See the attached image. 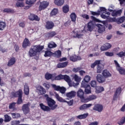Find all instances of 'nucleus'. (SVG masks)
I'll list each match as a JSON object with an SVG mask.
<instances>
[{
	"mask_svg": "<svg viewBox=\"0 0 125 125\" xmlns=\"http://www.w3.org/2000/svg\"><path fill=\"white\" fill-rule=\"evenodd\" d=\"M43 49V46L40 45L32 46L28 52V55L30 57L36 56L39 52Z\"/></svg>",
	"mask_w": 125,
	"mask_h": 125,
	"instance_id": "nucleus-1",
	"label": "nucleus"
},
{
	"mask_svg": "<svg viewBox=\"0 0 125 125\" xmlns=\"http://www.w3.org/2000/svg\"><path fill=\"white\" fill-rule=\"evenodd\" d=\"M44 97L46 98L47 101V105L51 109V110H55L58 107V105L56 104V102L53 99L49 97L48 95L45 94Z\"/></svg>",
	"mask_w": 125,
	"mask_h": 125,
	"instance_id": "nucleus-2",
	"label": "nucleus"
},
{
	"mask_svg": "<svg viewBox=\"0 0 125 125\" xmlns=\"http://www.w3.org/2000/svg\"><path fill=\"white\" fill-rule=\"evenodd\" d=\"M17 104L20 105L23 103V100H22V90L20 89L17 92H13L11 94V97L12 98L13 97H18Z\"/></svg>",
	"mask_w": 125,
	"mask_h": 125,
	"instance_id": "nucleus-3",
	"label": "nucleus"
},
{
	"mask_svg": "<svg viewBox=\"0 0 125 125\" xmlns=\"http://www.w3.org/2000/svg\"><path fill=\"white\" fill-rule=\"evenodd\" d=\"M62 80H64L66 83H68V85L70 86H74V87H75V86H77L79 84L78 83H72L71 81V78H70V77L67 75H63Z\"/></svg>",
	"mask_w": 125,
	"mask_h": 125,
	"instance_id": "nucleus-4",
	"label": "nucleus"
},
{
	"mask_svg": "<svg viewBox=\"0 0 125 125\" xmlns=\"http://www.w3.org/2000/svg\"><path fill=\"white\" fill-rule=\"evenodd\" d=\"M55 96L59 102H63L64 103H67L69 106H72L73 105V101H70L69 102H67V101L64 100L63 98H61V97L59 96V95L57 94L56 92H54Z\"/></svg>",
	"mask_w": 125,
	"mask_h": 125,
	"instance_id": "nucleus-5",
	"label": "nucleus"
},
{
	"mask_svg": "<svg viewBox=\"0 0 125 125\" xmlns=\"http://www.w3.org/2000/svg\"><path fill=\"white\" fill-rule=\"evenodd\" d=\"M36 91L39 94V95H42L46 93V90L42 86L39 85L36 87Z\"/></svg>",
	"mask_w": 125,
	"mask_h": 125,
	"instance_id": "nucleus-6",
	"label": "nucleus"
},
{
	"mask_svg": "<svg viewBox=\"0 0 125 125\" xmlns=\"http://www.w3.org/2000/svg\"><path fill=\"white\" fill-rule=\"evenodd\" d=\"M96 80L99 83H103L106 82V78L101 74H98L96 76Z\"/></svg>",
	"mask_w": 125,
	"mask_h": 125,
	"instance_id": "nucleus-7",
	"label": "nucleus"
},
{
	"mask_svg": "<svg viewBox=\"0 0 125 125\" xmlns=\"http://www.w3.org/2000/svg\"><path fill=\"white\" fill-rule=\"evenodd\" d=\"M48 4H49V3L46 1L41 2L39 6V10L41 11V10L45 9L48 6Z\"/></svg>",
	"mask_w": 125,
	"mask_h": 125,
	"instance_id": "nucleus-8",
	"label": "nucleus"
},
{
	"mask_svg": "<svg viewBox=\"0 0 125 125\" xmlns=\"http://www.w3.org/2000/svg\"><path fill=\"white\" fill-rule=\"evenodd\" d=\"M22 110L24 115H27L30 112V108H29V104H24L22 106Z\"/></svg>",
	"mask_w": 125,
	"mask_h": 125,
	"instance_id": "nucleus-9",
	"label": "nucleus"
},
{
	"mask_svg": "<svg viewBox=\"0 0 125 125\" xmlns=\"http://www.w3.org/2000/svg\"><path fill=\"white\" fill-rule=\"evenodd\" d=\"M96 26L98 28V32L100 33H104V31L105 30V26L101 24H96Z\"/></svg>",
	"mask_w": 125,
	"mask_h": 125,
	"instance_id": "nucleus-10",
	"label": "nucleus"
},
{
	"mask_svg": "<svg viewBox=\"0 0 125 125\" xmlns=\"http://www.w3.org/2000/svg\"><path fill=\"white\" fill-rule=\"evenodd\" d=\"M103 105L102 104H95L94 107H93V110L95 111H98V112H101L102 111H103Z\"/></svg>",
	"mask_w": 125,
	"mask_h": 125,
	"instance_id": "nucleus-11",
	"label": "nucleus"
},
{
	"mask_svg": "<svg viewBox=\"0 0 125 125\" xmlns=\"http://www.w3.org/2000/svg\"><path fill=\"white\" fill-rule=\"evenodd\" d=\"M72 35L74 38H78V39H81L83 37V35L80 33L78 30H75L73 31Z\"/></svg>",
	"mask_w": 125,
	"mask_h": 125,
	"instance_id": "nucleus-12",
	"label": "nucleus"
},
{
	"mask_svg": "<svg viewBox=\"0 0 125 125\" xmlns=\"http://www.w3.org/2000/svg\"><path fill=\"white\" fill-rule=\"evenodd\" d=\"M29 20L31 21H40L41 19L38 17V16L34 15V14H30L29 17Z\"/></svg>",
	"mask_w": 125,
	"mask_h": 125,
	"instance_id": "nucleus-13",
	"label": "nucleus"
},
{
	"mask_svg": "<svg viewBox=\"0 0 125 125\" xmlns=\"http://www.w3.org/2000/svg\"><path fill=\"white\" fill-rule=\"evenodd\" d=\"M78 60H82V58L80 56H77L76 55H73L70 57V61L73 62H76Z\"/></svg>",
	"mask_w": 125,
	"mask_h": 125,
	"instance_id": "nucleus-14",
	"label": "nucleus"
},
{
	"mask_svg": "<svg viewBox=\"0 0 125 125\" xmlns=\"http://www.w3.org/2000/svg\"><path fill=\"white\" fill-rule=\"evenodd\" d=\"M112 47V45L111 44L106 43L104 46H102L101 47V50L102 51H104V50H107L109 48H111Z\"/></svg>",
	"mask_w": 125,
	"mask_h": 125,
	"instance_id": "nucleus-15",
	"label": "nucleus"
},
{
	"mask_svg": "<svg viewBox=\"0 0 125 125\" xmlns=\"http://www.w3.org/2000/svg\"><path fill=\"white\" fill-rule=\"evenodd\" d=\"M77 95V92L74 91H71L69 92L66 94V96L68 97V98H73L76 96Z\"/></svg>",
	"mask_w": 125,
	"mask_h": 125,
	"instance_id": "nucleus-16",
	"label": "nucleus"
},
{
	"mask_svg": "<svg viewBox=\"0 0 125 125\" xmlns=\"http://www.w3.org/2000/svg\"><path fill=\"white\" fill-rule=\"evenodd\" d=\"M65 2V0H54V3L57 5V6H62L64 3Z\"/></svg>",
	"mask_w": 125,
	"mask_h": 125,
	"instance_id": "nucleus-17",
	"label": "nucleus"
},
{
	"mask_svg": "<svg viewBox=\"0 0 125 125\" xmlns=\"http://www.w3.org/2000/svg\"><path fill=\"white\" fill-rule=\"evenodd\" d=\"M45 78L46 80H51L52 81H54V74H51L49 73H46L45 74Z\"/></svg>",
	"mask_w": 125,
	"mask_h": 125,
	"instance_id": "nucleus-18",
	"label": "nucleus"
},
{
	"mask_svg": "<svg viewBox=\"0 0 125 125\" xmlns=\"http://www.w3.org/2000/svg\"><path fill=\"white\" fill-rule=\"evenodd\" d=\"M30 45H31V43L30 42V41H29L28 39L25 38L23 41V42L22 43V47L24 48H26V47L28 46H30Z\"/></svg>",
	"mask_w": 125,
	"mask_h": 125,
	"instance_id": "nucleus-19",
	"label": "nucleus"
},
{
	"mask_svg": "<svg viewBox=\"0 0 125 125\" xmlns=\"http://www.w3.org/2000/svg\"><path fill=\"white\" fill-rule=\"evenodd\" d=\"M92 106V104H84L83 105H81L79 109L81 111H83V110H86L87 108H89V107H91Z\"/></svg>",
	"mask_w": 125,
	"mask_h": 125,
	"instance_id": "nucleus-20",
	"label": "nucleus"
},
{
	"mask_svg": "<svg viewBox=\"0 0 125 125\" xmlns=\"http://www.w3.org/2000/svg\"><path fill=\"white\" fill-rule=\"evenodd\" d=\"M102 75L105 79L106 78H110V77L112 76V74L107 70H104L102 72Z\"/></svg>",
	"mask_w": 125,
	"mask_h": 125,
	"instance_id": "nucleus-21",
	"label": "nucleus"
},
{
	"mask_svg": "<svg viewBox=\"0 0 125 125\" xmlns=\"http://www.w3.org/2000/svg\"><path fill=\"white\" fill-rule=\"evenodd\" d=\"M103 69H104V65L103 64L100 63L98 64L97 67V73H100L102 72Z\"/></svg>",
	"mask_w": 125,
	"mask_h": 125,
	"instance_id": "nucleus-22",
	"label": "nucleus"
},
{
	"mask_svg": "<svg viewBox=\"0 0 125 125\" xmlns=\"http://www.w3.org/2000/svg\"><path fill=\"white\" fill-rule=\"evenodd\" d=\"M54 27V23L52 21H47L46 24V28L48 30H50Z\"/></svg>",
	"mask_w": 125,
	"mask_h": 125,
	"instance_id": "nucleus-23",
	"label": "nucleus"
},
{
	"mask_svg": "<svg viewBox=\"0 0 125 125\" xmlns=\"http://www.w3.org/2000/svg\"><path fill=\"white\" fill-rule=\"evenodd\" d=\"M87 116H88V113H86L77 116L76 119H77V120H83V119H86V118H87Z\"/></svg>",
	"mask_w": 125,
	"mask_h": 125,
	"instance_id": "nucleus-24",
	"label": "nucleus"
},
{
	"mask_svg": "<svg viewBox=\"0 0 125 125\" xmlns=\"http://www.w3.org/2000/svg\"><path fill=\"white\" fill-rule=\"evenodd\" d=\"M101 17L103 19H110V13L109 12H106L105 14H102L101 15Z\"/></svg>",
	"mask_w": 125,
	"mask_h": 125,
	"instance_id": "nucleus-25",
	"label": "nucleus"
},
{
	"mask_svg": "<svg viewBox=\"0 0 125 125\" xmlns=\"http://www.w3.org/2000/svg\"><path fill=\"white\" fill-rule=\"evenodd\" d=\"M84 92L83 91L82 89H80L78 90L77 92V95L78 97L81 98V99H84V96H83Z\"/></svg>",
	"mask_w": 125,
	"mask_h": 125,
	"instance_id": "nucleus-26",
	"label": "nucleus"
},
{
	"mask_svg": "<svg viewBox=\"0 0 125 125\" xmlns=\"http://www.w3.org/2000/svg\"><path fill=\"white\" fill-rule=\"evenodd\" d=\"M97 98V96L95 95H89L85 99L86 101H92V100H94Z\"/></svg>",
	"mask_w": 125,
	"mask_h": 125,
	"instance_id": "nucleus-27",
	"label": "nucleus"
},
{
	"mask_svg": "<svg viewBox=\"0 0 125 125\" xmlns=\"http://www.w3.org/2000/svg\"><path fill=\"white\" fill-rule=\"evenodd\" d=\"M40 106L42 109V110H43V111H50V108H49V107L44 105V104H40Z\"/></svg>",
	"mask_w": 125,
	"mask_h": 125,
	"instance_id": "nucleus-28",
	"label": "nucleus"
},
{
	"mask_svg": "<svg viewBox=\"0 0 125 125\" xmlns=\"http://www.w3.org/2000/svg\"><path fill=\"white\" fill-rule=\"evenodd\" d=\"M72 77L76 83H80L82 81V78H81V77L79 76L77 74L72 75Z\"/></svg>",
	"mask_w": 125,
	"mask_h": 125,
	"instance_id": "nucleus-29",
	"label": "nucleus"
},
{
	"mask_svg": "<svg viewBox=\"0 0 125 125\" xmlns=\"http://www.w3.org/2000/svg\"><path fill=\"white\" fill-rule=\"evenodd\" d=\"M102 91H104V87L103 86H98L96 88V93H101Z\"/></svg>",
	"mask_w": 125,
	"mask_h": 125,
	"instance_id": "nucleus-30",
	"label": "nucleus"
},
{
	"mask_svg": "<svg viewBox=\"0 0 125 125\" xmlns=\"http://www.w3.org/2000/svg\"><path fill=\"white\" fill-rule=\"evenodd\" d=\"M68 65V62H61L57 64L58 68H65Z\"/></svg>",
	"mask_w": 125,
	"mask_h": 125,
	"instance_id": "nucleus-31",
	"label": "nucleus"
},
{
	"mask_svg": "<svg viewBox=\"0 0 125 125\" xmlns=\"http://www.w3.org/2000/svg\"><path fill=\"white\" fill-rule=\"evenodd\" d=\"M16 62V60L15 58H12L10 59L8 63V66H12L14 64H15Z\"/></svg>",
	"mask_w": 125,
	"mask_h": 125,
	"instance_id": "nucleus-32",
	"label": "nucleus"
},
{
	"mask_svg": "<svg viewBox=\"0 0 125 125\" xmlns=\"http://www.w3.org/2000/svg\"><path fill=\"white\" fill-rule=\"evenodd\" d=\"M57 46V44L53 42H51L48 44V47L49 48H54Z\"/></svg>",
	"mask_w": 125,
	"mask_h": 125,
	"instance_id": "nucleus-33",
	"label": "nucleus"
},
{
	"mask_svg": "<svg viewBox=\"0 0 125 125\" xmlns=\"http://www.w3.org/2000/svg\"><path fill=\"white\" fill-rule=\"evenodd\" d=\"M6 27V23L3 21L0 22V31H3Z\"/></svg>",
	"mask_w": 125,
	"mask_h": 125,
	"instance_id": "nucleus-34",
	"label": "nucleus"
},
{
	"mask_svg": "<svg viewBox=\"0 0 125 125\" xmlns=\"http://www.w3.org/2000/svg\"><path fill=\"white\" fill-rule=\"evenodd\" d=\"M121 92H122V88L119 87L116 89V92L114 95V97H118L120 94H121Z\"/></svg>",
	"mask_w": 125,
	"mask_h": 125,
	"instance_id": "nucleus-35",
	"label": "nucleus"
},
{
	"mask_svg": "<svg viewBox=\"0 0 125 125\" xmlns=\"http://www.w3.org/2000/svg\"><path fill=\"white\" fill-rule=\"evenodd\" d=\"M121 13H122L121 10L118 11H113L112 13V16H117V15H121Z\"/></svg>",
	"mask_w": 125,
	"mask_h": 125,
	"instance_id": "nucleus-36",
	"label": "nucleus"
},
{
	"mask_svg": "<svg viewBox=\"0 0 125 125\" xmlns=\"http://www.w3.org/2000/svg\"><path fill=\"white\" fill-rule=\"evenodd\" d=\"M29 86H28V85L27 84L24 85V94H25L26 95H28V94H29Z\"/></svg>",
	"mask_w": 125,
	"mask_h": 125,
	"instance_id": "nucleus-37",
	"label": "nucleus"
},
{
	"mask_svg": "<svg viewBox=\"0 0 125 125\" xmlns=\"http://www.w3.org/2000/svg\"><path fill=\"white\" fill-rule=\"evenodd\" d=\"M70 18L72 22H76V19H77V15L74 13H72L70 15Z\"/></svg>",
	"mask_w": 125,
	"mask_h": 125,
	"instance_id": "nucleus-38",
	"label": "nucleus"
},
{
	"mask_svg": "<svg viewBox=\"0 0 125 125\" xmlns=\"http://www.w3.org/2000/svg\"><path fill=\"white\" fill-rule=\"evenodd\" d=\"M69 5H65L62 7V11L64 12V13H67L69 12Z\"/></svg>",
	"mask_w": 125,
	"mask_h": 125,
	"instance_id": "nucleus-39",
	"label": "nucleus"
},
{
	"mask_svg": "<svg viewBox=\"0 0 125 125\" xmlns=\"http://www.w3.org/2000/svg\"><path fill=\"white\" fill-rule=\"evenodd\" d=\"M87 28L88 31L91 32L92 31V29H93V23H92V21H90L88 23Z\"/></svg>",
	"mask_w": 125,
	"mask_h": 125,
	"instance_id": "nucleus-40",
	"label": "nucleus"
},
{
	"mask_svg": "<svg viewBox=\"0 0 125 125\" xmlns=\"http://www.w3.org/2000/svg\"><path fill=\"white\" fill-rule=\"evenodd\" d=\"M43 86H44L45 88L46 89L48 90L49 88H50V87L51 86V84L50 83H48V82H45L42 84Z\"/></svg>",
	"mask_w": 125,
	"mask_h": 125,
	"instance_id": "nucleus-41",
	"label": "nucleus"
},
{
	"mask_svg": "<svg viewBox=\"0 0 125 125\" xmlns=\"http://www.w3.org/2000/svg\"><path fill=\"white\" fill-rule=\"evenodd\" d=\"M36 2V0H26L25 3L28 5H32Z\"/></svg>",
	"mask_w": 125,
	"mask_h": 125,
	"instance_id": "nucleus-42",
	"label": "nucleus"
},
{
	"mask_svg": "<svg viewBox=\"0 0 125 125\" xmlns=\"http://www.w3.org/2000/svg\"><path fill=\"white\" fill-rule=\"evenodd\" d=\"M53 54V53H52V52L50 51H46L45 52V54L44 55V56L45 57H49L51 56V55H52Z\"/></svg>",
	"mask_w": 125,
	"mask_h": 125,
	"instance_id": "nucleus-43",
	"label": "nucleus"
},
{
	"mask_svg": "<svg viewBox=\"0 0 125 125\" xmlns=\"http://www.w3.org/2000/svg\"><path fill=\"white\" fill-rule=\"evenodd\" d=\"M125 117H122L121 120L118 122L117 124L119 125H125Z\"/></svg>",
	"mask_w": 125,
	"mask_h": 125,
	"instance_id": "nucleus-44",
	"label": "nucleus"
},
{
	"mask_svg": "<svg viewBox=\"0 0 125 125\" xmlns=\"http://www.w3.org/2000/svg\"><path fill=\"white\" fill-rule=\"evenodd\" d=\"M56 35V33H55V32L54 31H52L50 33H48L47 34V37H48V38H52L53 37H54V36H55Z\"/></svg>",
	"mask_w": 125,
	"mask_h": 125,
	"instance_id": "nucleus-45",
	"label": "nucleus"
},
{
	"mask_svg": "<svg viewBox=\"0 0 125 125\" xmlns=\"http://www.w3.org/2000/svg\"><path fill=\"white\" fill-rule=\"evenodd\" d=\"M85 92L86 94H89V93H91L90 86L87 85V87L85 88Z\"/></svg>",
	"mask_w": 125,
	"mask_h": 125,
	"instance_id": "nucleus-46",
	"label": "nucleus"
},
{
	"mask_svg": "<svg viewBox=\"0 0 125 125\" xmlns=\"http://www.w3.org/2000/svg\"><path fill=\"white\" fill-rule=\"evenodd\" d=\"M101 62L100 60H97L96 61H95V62L91 64V68H95V66H96V65H98V64H99Z\"/></svg>",
	"mask_w": 125,
	"mask_h": 125,
	"instance_id": "nucleus-47",
	"label": "nucleus"
},
{
	"mask_svg": "<svg viewBox=\"0 0 125 125\" xmlns=\"http://www.w3.org/2000/svg\"><path fill=\"white\" fill-rule=\"evenodd\" d=\"M58 13V9L56 8H54L50 13L51 16H54V15H56Z\"/></svg>",
	"mask_w": 125,
	"mask_h": 125,
	"instance_id": "nucleus-48",
	"label": "nucleus"
},
{
	"mask_svg": "<svg viewBox=\"0 0 125 125\" xmlns=\"http://www.w3.org/2000/svg\"><path fill=\"white\" fill-rule=\"evenodd\" d=\"M121 75H125V69L120 67L117 69Z\"/></svg>",
	"mask_w": 125,
	"mask_h": 125,
	"instance_id": "nucleus-49",
	"label": "nucleus"
},
{
	"mask_svg": "<svg viewBox=\"0 0 125 125\" xmlns=\"http://www.w3.org/2000/svg\"><path fill=\"white\" fill-rule=\"evenodd\" d=\"M16 6H17V7H24V2L22 1L21 2L18 1L16 3Z\"/></svg>",
	"mask_w": 125,
	"mask_h": 125,
	"instance_id": "nucleus-50",
	"label": "nucleus"
},
{
	"mask_svg": "<svg viewBox=\"0 0 125 125\" xmlns=\"http://www.w3.org/2000/svg\"><path fill=\"white\" fill-rule=\"evenodd\" d=\"M63 76L62 74L59 75L58 76L55 77L54 75V80H56L57 81H59L60 80H63Z\"/></svg>",
	"mask_w": 125,
	"mask_h": 125,
	"instance_id": "nucleus-51",
	"label": "nucleus"
},
{
	"mask_svg": "<svg viewBox=\"0 0 125 125\" xmlns=\"http://www.w3.org/2000/svg\"><path fill=\"white\" fill-rule=\"evenodd\" d=\"M12 118L13 119H17V118H20V114L19 113H11Z\"/></svg>",
	"mask_w": 125,
	"mask_h": 125,
	"instance_id": "nucleus-52",
	"label": "nucleus"
},
{
	"mask_svg": "<svg viewBox=\"0 0 125 125\" xmlns=\"http://www.w3.org/2000/svg\"><path fill=\"white\" fill-rule=\"evenodd\" d=\"M4 118H5V120H4L5 122H8L11 121V117L8 116V115H5Z\"/></svg>",
	"mask_w": 125,
	"mask_h": 125,
	"instance_id": "nucleus-53",
	"label": "nucleus"
},
{
	"mask_svg": "<svg viewBox=\"0 0 125 125\" xmlns=\"http://www.w3.org/2000/svg\"><path fill=\"white\" fill-rule=\"evenodd\" d=\"M91 14L92 15H94V16H99V15H100V11H97V12H93V11H90Z\"/></svg>",
	"mask_w": 125,
	"mask_h": 125,
	"instance_id": "nucleus-54",
	"label": "nucleus"
},
{
	"mask_svg": "<svg viewBox=\"0 0 125 125\" xmlns=\"http://www.w3.org/2000/svg\"><path fill=\"white\" fill-rule=\"evenodd\" d=\"M125 21V16H123L119 19V21L117 22V23L118 24H121Z\"/></svg>",
	"mask_w": 125,
	"mask_h": 125,
	"instance_id": "nucleus-55",
	"label": "nucleus"
},
{
	"mask_svg": "<svg viewBox=\"0 0 125 125\" xmlns=\"http://www.w3.org/2000/svg\"><path fill=\"white\" fill-rule=\"evenodd\" d=\"M54 54L55 55V56L56 57H60L61 56V51L60 50H58L56 51Z\"/></svg>",
	"mask_w": 125,
	"mask_h": 125,
	"instance_id": "nucleus-56",
	"label": "nucleus"
},
{
	"mask_svg": "<svg viewBox=\"0 0 125 125\" xmlns=\"http://www.w3.org/2000/svg\"><path fill=\"white\" fill-rule=\"evenodd\" d=\"M51 86L55 90H57V91H59L61 87L60 86H57L56 85L53 84H51Z\"/></svg>",
	"mask_w": 125,
	"mask_h": 125,
	"instance_id": "nucleus-57",
	"label": "nucleus"
},
{
	"mask_svg": "<svg viewBox=\"0 0 125 125\" xmlns=\"http://www.w3.org/2000/svg\"><path fill=\"white\" fill-rule=\"evenodd\" d=\"M117 56L118 57H124V56H125V52L122 51L117 54Z\"/></svg>",
	"mask_w": 125,
	"mask_h": 125,
	"instance_id": "nucleus-58",
	"label": "nucleus"
},
{
	"mask_svg": "<svg viewBox=\"0 0 125 125\" xmlns=\"http://www.w3.org/2000/svg\"><path fill=\"white\" fill-rule=\"evenodd\" d=\"M3 12H5L6 13H11L13 12V10L9 9V8H5L3 10Z\"/></svg>",
	"mask_w": 125,
	"mask_h": 125,
	"instance_id": "nucleus-59",
	"label": "nucleus"
},
{
	"mask_svg": "<svg viewBox=\"0 0 125 125\" xmlns=\"http://www.w3.org/2000/svg\"><path fill=\"white\" fill-rule=\"evenodd\" d=\"M83 80L85 83H88V82H89V81H90V76H89L88 75H86L84 77Z\"/></svg>",
	"mask_w": 125,
	"mask_h": 125,
	"instance_id": "nucleus-60",
	"label": "nucleus"
},
{
	"mask_svg": "<svg viewBox=\"0 0 125 125\" xmlns=\"http://www.w3.org/2000/svg\"><path fill=\"white\" fill-rule=\"evenodd\" d=\"M82 70V67H78L77 68H74L72 69L73 72L74 73H78V72H80V70Z\"/></svg>",
	"mask_w": 125,
	"mask_h": 125,
	"instance_id": "nucleus-61",
	"label": "nucleus"
},
{
	"mask_svg": "<svg viewBox=\"0 0 125 125\" xmlns=\"http://www.w3.org/2000/svg\"><path fill=\"white\" fill-rule=\"evenodd\" d=\"M115 8V7L113 5H110L108 9V11H110V12H113L114 10V9Z\"/></svg>",
	"mask_w": 125,
	"mask_h": 125,
	"instance_id": "nucleus-62",
	"label": "nucleus"
},
{
	"mask_svg": "<svg viewBox=\"0 0 125 125\" xmlns=\"http://www.w3.org/2000/svg\"><path fill=\"white\" fill-rule=\"evenodd\" d=\"M90 85H91V86H92V87H96V85H97L96 81H91L90 83Z\"/></svg>",
	"mask_w": 125,
	"mask_h": 125,
	"instance_id": "nucleus-63",
	"label": "nucleus"
},
{
	"mask_svg": "<svg viewBox=\"0 0 125 125\" xmlns=\"http://www.w3.org/2000/svg\"><path fill=\"white\" fill-rule=\"evenodd\" d=\"M16 104V103H12L11 104H10L9 106V109H14Z\"/></svg>",
	"mask_w": 125,
	"mask_h": 125,
	"instance_id": "nucleus-64",
	"label": "nucleus"
}]
</instances>
